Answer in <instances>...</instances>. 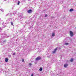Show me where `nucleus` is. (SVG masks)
Here are the masks:
<instances>
[{
    "instance_id": "f257e3e1",
    "label": "nucleus",
    "mask_w": 76,
    "mask_h": 76,
    "mask_svg": "<svg viewBox=\"0 0 76 76\" xmlns=\"http://www.w3.org/2000/svg\"><path fill=\"white\" fill-rule=\"evenodd\" d=\"M69 33L71 37H73L74 35L73 32L72 31H70Z\"/></svg>"
},
{
    "instance_id": "f03ea898",
    "label": "nucleus",
    "mask_w": 76,
    "mask_h": 76,
    "mask_svg": "<svg viewBox=\"0 0 76 76\" xmlns=\"http://www.w3.org/2000/svg\"><path fill=\"white\" fill-rule=\"evenodd\" d=\"M41 57H38L36 58V60L38 61L39 60H41Z\"/></svg>"
},
{
    "instance_id": "7ed1b4c3",
    "label": "nucleus",
    "mask_w": 76,
    "mask_h": 76,
    "mask_svg": "<svg viewBox=\"0 0 76 76\" xmlns=\"http://www.w3.org/2000/svg\"><path fill=\"white\" fill-rule=\"evenodd\" d=\"M28 13H31L32 12V10H30L28 11Z\"/></svg>"
},
{
    "instance_id": "20e7f679",
    "label": "nucleus",
    "mask_w": 76,
    "mask_h": 76,
    "mask_svg": "<svg viewBox=\"0 0 76 76\" xmlns=\"http://www.w3.org/2000/svg\"><path fill=\"white\" fill-rule=\"evenodd\" d=\"M68 66V64H65L64 65V66L65 68L66 67Z\"/></svg>"
},
{
    "instance_id": "39448f33",
    "label": "nucleus",
    "mask_w": 76,
    "mask_h": 76,
    "mask_svg": "<svg viewBox=\"0 0 76 76\" xmlns=\"http://www.w3.org/2000/svg\"><path fill=\"white\" fill-rule=\"evenodd\" d=\"M9 60V59L7 58H5V62H7V61H8V60Z\"/></svg>"
},
{
    "instance_id": "423d86ee",
    "label": "nucleus",
    "mask_w": 76,
    "mask_h": 76,
    "mask_svg": "<svg viewBox=\"0 0 76 76\" xmlns=\"http://www.w3.org/2000/svg\"><path fill=\"white\" fill-rule=\"evenodd\" d=\"M73 58H72L70 60V61L71 62H73Z\"/></svg>"
},
{
    "instance_id": "0eeeda50",
    "label": "nucleus",
    "mask_w": 76,
    "mask_h": 76,
    "mask_svg": "<svg viewBox=\"0 0 76 76\" xmlns=\"http://www.w3.org/2000/svg\"><path fill=\"white\" fill-rule=\"evenodd\" d=\"M72 11H73V9H71L69 10V12H72Z\"/></svg>"
},
{
    "instance_id": "6e6552de",
    "label": "nucleus",
    "mask_w": 76,
    "mask_h": 76,
    "mask_svg": "<svg viewBox=\"0 0 76 76\" xmlns=\"http://www.w3.org/2000/svg\"><path fill=\"white\" fill-rule=\"evenodd\" d=\"M52 37H54L55 36V34L54 33H53L52 35Z\"/></svg>"
},
{
    "instance_id": "1a4fd4ad",
    "label": "nucleus",
    "mask_w": 76,
    "mask_h": 76,
    "mask_svg": "<svg viewBox=\"0 0 76 76\" xmlns=\"http://www.w3.org/2000/svg\"><path fill=\"white\" fill-rule=\"evenodd\" d=\"M42 67H41L40 69H39V71H42Z\"/></svg>"
},
{
    "instance_id": "9d476101",
    "label": "nucleus",
    "mask_w": 76,
    "mask_h": 76,
    "mask_svg": "<svg viewBox=\"0 0 76 76\" xmlns=\"http://www.w3.org/2000/svg\"><path fill=\"white\" fill-rule=\"evenodd\" d=\"M20 3V1H18V5H19Z\"/></svg>"
},
{
    "instance_id": "9b49d317",
    "label": "nucleus",
    "mask_w": 76,
    "mask_h": 76,
    "mask_svg": "<svg viewBox=\"0 0 76 76\" xmlns=\"http://www.w3.org/2000/svg\"><path fill=\"white\" fill-rule=\"evenodd\" d=\"M56 52V51L54 50L52 52V53L54 54V53H55Z\"/></svg>"
},
{
    "instance_id": "f8f14e48",
    "label": "nucleus",
    "mask_w": 76,
    "mask_h": 76,
    "mask_svg": "<svg viewBox=\"0 0 76 76\" xmlns=\"http://www.w3.org/2000/svg\"><path fill=\"white\" fill-rule=\"evenodd\" d=\"M57 50V48H56L54 50V51H55L56 52V51Z\"/></svg>"
},
{
    "instance_id": "ddd939ff",
    "label": "nucleus",
    "mask_w": 76,
    "mask_h": 76,
    "mask_svg": "<svg viewBox=\"0 0 76 76\" xmlns=\"http://www.w3.org/2000/svg\"><path fill=\"white\" fill-rule=\"evenodd\" d=\"M11 25H13V22H11Z\"/></svg>"
},
{
    "instance_id": "4468645a",
    "label": "nucleus",
    "mask_w": 76,
    "mask_h": 76,
    "mask_svg": "<svg viewBox=\"0 0 76 76\" xmlns=\"http://www.w3.org/2000/svg\"><path fill=\"white\" fill-rule=\"evenodd\" d=\"M22 62H24V59H22L21 60Z\"/></svg>"
},
{
    "instance_id": "2eb2a0df",
    "label": "nucleus",
    "mask_w": 76,
    "mask_h": 76,
    "mask_svg": "<svg viewBox=\"0 0 76 76\" xmlns=\"http://www.w3.org/2000/svg\"><path fill=\"white\" fill-rule=\"evenodd\" d=\"M65 45H69V43H66Z\"/></svg>"
},
{
    "instance_id": "dca6fc26",
    "label": "nucleus",
    "mask_w": 76,
    "mask_h": 76,
    "mask_svg": "<svg viewBox=\"0 0 76 76\" xmlns=\"http://www.w3.org/2000/svg\"><path fill=\"white\" fill-rule=\"evenodd\" d=\"M32 65V64L30 63L29 64L28 66H31Z\"/></svg>"
},
{
    "instance_id": "f3484780",
    "label": "nucleus",
    "mask_w": 76,
    "mask_h": 76,
    "mask_svg": "<svg viewBox=\"0 0 76 76\" xmlns=\"http://www.w3.org/2000/svg\"><path fill=\"white\" fill-rule=\"evenodd\" d=\"M47 16H48V15L47 14H46L45 15V17H47Z\"/></svg>"
},
{
    "instance_id": "a211bd4d",
    "label": "nucleus",
    "mask_w": 76,
    "mask_h": 76,
    "mask_svg": "<svg viewBox=\"0 0 76 76\" xmlns=\"http://www.w3.org/2000/svg\"><path fill=\"white\" fill-rule=\"evenodd\" d=\"M59 50H60V49H61V48H59Z\"/></svg>"
},
{
    "instance_id": "6ab92c4d",
    "label": "nucleus",
    "mask_w": 76,
    "mask_h": 76,
    "mask_svg": "<svg viewBox=\"0 0 76 76\" xmlns=\"http://www.w3.org/2000/svg\"><path fill=\"white\" fill-rule=\"evenodd\" d=\"M13 55H15V53H13Z\"/></svg>"
},
{
    "instance_id": "aec40b11",
    "label": "nucleus",
    "mask_w": 76,
    "mask_h": 76,
    "mask_svg": "<svg viewBox=\"0 0 76 76\" xmlns=\"http://www.w3.org/2000/svg\"><path fill=\"white\" fill-rule=\"evenodd\" d=\"M75 28H76V27H75Z\"/></svg>"
},
{
    "instance_id": "412c9836",
    "label": "nucleus",
    "mask_w": 76,
    "mask_h": 76,
    "mask_svg": "<svg viewBox=\"0 0 76 76\" xmlns=\"http://www.w3.org/2000/svg\"><path fill=\"white\" fill-rule=\"evenodd\" d=\"M4 42H5V41H4Z\"/></svg>"
}]
</instances>
